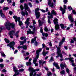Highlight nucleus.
<instances>
[{"mask_svg": "<svg viewBox=\"0 0 76 76\" xmlns=\"http://www.w3.org/2000/svg\"><path fill=\"white\" fill-rule=\"evenodd\" d=\"M53 18V16H48V23L49 24H51V21H50V19H51V18Z\"/></svg>", "mask_w": 76, "mask_h": 76, "instance_id": "obj_21", "label": "nucleus"}, {"mask_svg": "<svg viewBox=\"0 0 76 76\" xmlns=\"http://www.w3.org/2000/svg\"><path fill=\"white\" fill-rule=\"evenodd\" d=\"M39 10V8H36L35 10V14L36 15V16L37 19H38L40 17V12H38Z\"/></svg>", "mask_w": 76, "mask_h": 76, "instance_id": "obj_9", "label": "nucleus"}, {"mask_svg": "<svg viewBox=\"0 0 76 76\" xmlns=\"http://www.w3.org/2000/svg\"><path fill=\"white\" fill-rule=\"evenodd\" d=\"M48 15H49L50 16H53V15H57V13H56V11H55L54 10H52L51 14L50 12H48Z\"/></svg>", "mask_w": 76, "mask_h": 76, "instance_id": "obj_12", "label": "nucleus"}, {"mask_svg": "<svg viewBox=\"0 0 76 76\" xmlns=\"http://www.w3.org/2000/svg\"><path fill=\"white\" fill-rule=\"evenodd\" d=\"M4 25L6 26V28L8 30L10 29L11 27L12 28H14L15 26V24L14 23H9L8 21L6 22L4 24Z\"/></svg>", "mask_w": 76, "mask_h": 76, "instance_id": "obj_2", "label": "nucleus"}, {"mask_svg": "<svg viewBox=\"0 0 76 76\" xmlns=\"http://www.w3.org/2000/svg\"><path fill=\"white\" fill-rule=\"evenodd\" d=\"M54 61V60L53 59V57L52 56L51 58L50 59L49 61Z\"/></svg>", "mask_w": 76, "mask_h": 76, "instance_id": "obj_46", "label": "nucleus"}, {"mask_svg": "<svg viewBox=\"0 0 76 76\" xmlns=\"http://www.w3.org/2000/svg\"><path fill=\"white\" fill-rule=\"evenodd\" d=\"M1 56H2V57H6V55L4 54V52H1Z\"/></svg>", "mask_w": 76, "mask_h": 76, "instance_id": "obj_30", "label": "nucleus"}, {"mask_svg": "<svg viewBox=\"0 0 76 76\" xmlns=\"http://www.w3.org/2000/svg\"><path fill=\"white\" fill-rule=\"evenodd\" d=\"M24 71V69H21L18 70L19 72H23Z\"/></svg>", "mask_w": 76, "mask_h": 76, "instance_id": "obj_40", "label": "nucleus"}, {"mask_svg": "<svg viewBox=\"0 0 76 76\" xmlns=\"http://www.w3.org/2000/svg\"><path fill=\"white\" fill-rule=\"evenodd\" d=\"M9 8L8 7H4L3 8V10H8Z\"/></svg>", "mask_w": 76, "mask_h": 76, "instance_id": "obj_39", "label": "nucleus"}, {"mask_svg": "<svg viewBox=\"0 0 76 76\" xmlns=\"http://www.w3.org/2000/svg\"><path fill=\"white\" fill-rule=\"evenodd\" d=\"M47 75L48 76H51L52 75L51 72H48Z\"/></svg>", "mask_w": 76, "mask_h": 76, "instance_id": "obj_35", "label": "nucleus"}, {"mask_svg": "<svg viewBox=\"0 0 76 76\" xmlns=\"http://www.w3.org/2000/svg\"><path fill=\"white\" fill-rule=\"evenodd\" d=\"M29 19H30L29 18H28L26 20V21L25 22V24H26L27 25L26 26V28H28V26H29V23H30V22H29Z\"/></svg>", "mask_w": 76, "mask_h": 76, "instance_id": "obj_13", "label": "nucleus"}, {"mask_svg": "<svg viewBox=\"0 0 76 76\" xmlns=\"http://www.w3.org/2000/svg\"><path fill=\"white\" fill-rule=\"evenodd\" d=\"M23 67V65H19L18 67V68H21V67Z\"/></svg>", "mask_w": 76, "mask_h": 76, "instance_id": "obj_57", "label": "nucleus"}, {"mask_svg": "<svg viewBox=\"0 0 76 76\" xmlns=\"http://www.w3.org/2000/svg\"><path fill=\"white\" fill-rule=\"evenodd\" d=\"M8 3H12V0H7Z\"/></svg>", "mask_w": 76, "mask_h": 76, "instance_id": "obj_53", "label": "nucleus"}, {"mask_svg": "<svg viewBox=\"0 0 76 76\" xmlns=\"http://www.w3.org/2000/svg\"><path fill=\"white\" fill-rule=\"evenodd\" d=\"M39 63L40 65H42V66H43V62H42V61L39 60Z\"/></svg>", "mask_w": 76, "mask_h": 76, "instance_id": "obj_36", "label": "nucleus"}, {"mask_svg": "<svg viewBox=\"0 0 76 76\" xmlns=\"http://www.w3.org/2000/svg\"><path fill=\"white\" fill-rule=\"evenodd\" d=\"M74 62H72V66H75V63H73Z\"/></svg>", "mask_w": 76, "mask_h": 76, "instance_id": "obj_55", "label": "nucleus"}, {"mask_svg": "<svg viewBox=\"0 0 76 76\" xmlns=\"http://www.w3.org/2000/svg\"><path fill=\"white\" fill-rule=\"evenodd\" d=\"M64 4H67V0H64Z\"/></svg>", "mask_w": 76, "mask_h": 76, "instance_id": "obj_50", "label": "nucleus"}, {"mask_svg": "<svg viewBox=\"0 0 76 76\" xmlns=\"http://www.w3.org/2000/svg\"><path fill=\"white\" fill-rule=\"evenodd\" d=\"M28 48V47H27V46L26 45H23L22 46V48L23 49V50H27Z\"/></svg>", "mask_w": 76, "mask_h": 76, "instance_id": "obj_27", "label": "nucleus"}, {"mask_svg": "<svg viewBox=\"0 0 76 76\" xmlns=\"http://www.w3.org/2000/svg\"><path fill=\"white\" fill-rule=\"evenodd\" d=\"M58 19L57 18H56L54 19L53 20V22L54 24L55 25V28L56 30H57L59 29V25L58 24Z\"/></svg>", "mask_w": 76, "mask_h": 76, "instance_id": "obj_7", "label": "nucleus"}, {"mask_svg": "<svg viewBox=\"0 0 76 76\" xmlns=\"http://www.w3.org/2000/svg\"><path fill=\"white\" fill-rule=\"evenodd\" d=\"M20 39H21V40H23L24 39V41H25V39H26V37H21Z\"/></svg>", "mask_w": 76, "mask_h": 76, "instance_id": "obj_41", "label": "nucleus"}, {"mask_svg": "<svg viewBox=\"0 0 76 76\" xmlns=\"http://www.w3.org/2000/svg\"><path fill=\"white\" fill-rule=\"evenodd\" d=\"M48 4L51 7H54V5L53 4V2H51V1L50 0H48Z\"/></svg>", "mask_w": 76, "mask_h": 76, "instance_id": "obj_15", "label": "nucleus"}, {"mask_svg": "<svg viewBox=\"0 0 76 76\" xmlns=\"http://www.w3.org/2000/svg\"><path fill=\"white\" fill-rule=\"evenodd\" d=\"M40 10L43 13H45V11L44 10Z\"/></svg>", "mask_w": 76, "mask_h": 76, "instance_id": "obj_60", "label": "nucleus"}, {"mask_svg": "<svg viewBox=\"0 0 76 76\" xmlns=\"http://www.w3.org/2000/svg\"><path fill=\"white\" fill-rule=\"evenodd\" d=\"M60 66L61 68L62 69H64V67L66 66V65L65 64H61Z\"/></svg>", "mask_w": 76, "mask_h": 76, "instance_id": "obj_22", "label": "nucleus"}, {"mask_svg": "<svg viewBox=\"0 0 76 76\" xmlns=\"http://www.w3.org/2000/svg\"><path fill=\"white\" fill-rule=\"evenodd\" d=\"M4 27L3 26L0 27V32H1V31H2V30H3V29H4Z\"/></svg>", "mask_w": 76, "mask_h": 76, "instance_id": "obj_38", "label": "nucleus"}, {"mask_svg": "<svg viewBox=\"0 0 76 76\" xmlns=\"http://www.w3.org/2000/svg\"><path fill=\"white\" fill-rule=\"evenodd\" d=\"M44 69L46 70H47V71H48V67L47 66L44 67Z\"/></svg>", "mask_w": 76, "mask_h": 76, "instance_id": "obj_51", "label": "nucleus"}, {"mask_svg": "<svg viewBox=\"0 0 76 76\" xmlns=\"http://www.w3.org/2000/svg\"><path fill=\"white\" fill-rule=\"evenodd\" d=\"M0 67H1V69L3 68L4 67V65L3 64H0Z\"/></svg>", "mask_w": 76, "mask_h": 76, "instance_id": "obj_44", "label": "nucleus"}, {"mask_svg": "<svg viewBox=\"0 0 76 76\" xmlns=\"http://www.w3.org/2000/svg\"><path fill=\"white\" fill-rule=\"evenodd\" d=\"M65 40V38L64 37H63L61 42L59 43V47L62 44H63V43L64 42Z\"/></svg>", "mask_w": 76, "mask_h": 76, "instance_id": "obj_20", "label": "nucleus"}, {"mask_svg": "<svg viewBox=\"0 0 76 76\" xmlns=\"http://www.w3.org/2000/svg\"><path fill=\"white\" fill-rule=\"evenodd\" d=\"M74 59L73 58H65V60H69L71 62H74V60H73Z\"/></svg>", "mask_w": 76, "mask_h": 76, "instance_id": "obj_18", "label": "nucleus"}, {"mask_svg": "<svg viewBox=\"0 0 76 76\" xmlns=\"http://www.w3.org/2000/svg\"><path fill=\"white\" fill-rule=\"evenodd\" d=\"M48 53V51L45 52V51H44V50H43L42 53V54L44 56H46V54H47Z\"/></svg>", "mask_w": 76, "mask_h": 76, "instance_id": "obj_26", "label": "nucleus"}, {"mask_svg": "<svg viewBox=\"0 0 76 76\" xmlns=\"http://www.w3.org/2000/svg\"><path fill=\"white\" fill-rule=\"evenodd\" d=\"M60 73H61V75H64V74L65 73V72L64 71V70H63L61 71V72Z\"/></svg>", "mask_w": 76, "mask_h": 76, "instance_id": "obj_42", "label": "nucleus"}, {"mask_svg": "<svg viewBox=\"0 0 76 76\" xmlns=\"http://www.w3.org/2000/svg\"><path fill=\"white\" fill-rule=\"evenodd\" d=\"M40 31L41 32V33L42 34L43 36H45L46 37H48V34L47 33H43V30H42V28H41Z\"/></svg>", "mask_w": 76, "mask_h": 76, "instance_id": "obj_14", "label": "nucleus"}, {"mask_svg": "<svg viewBox=\"0 0 76 76\" xmlns=\"http://www.w3.org/2000/svg\"><path fill=\"white\" fill-rule=\"evenodd\" d=\"M37 56L35 58H34V59H33V63L34 64L35 66H38V64L37 63V59H38L39 58V53H38L37 52V51L36 52Z\"/></svg>", "mask_w": 76, "mask_h": 76, "instance_id": "obj_4", "label": "nucleus"}, {"mask_svg": "<svg viewBox=\"0 0 76 76\" xmlns=\"http://www.w3.org/2000/svg\"><path fill=\"white\" fill-rule=\"evenodd\" d=\"M3 13V11L1 10H0V14L1 15V14Z\"/></svg>", "mask_w": 76, "mask_h": 76, "instance_id": "obj_62", "label": "nucleus"}, {"mask_svg": "<svg viewBox=\"0 0 76 76\" xmlns=\"http://www.w3.org/2000/svg\"><path fill=\"white\" fill-rule=\"evenodd\" d=\"M66 6L65 5H64V9L63 8V7H60V10H61V11H62V13L63 15H64V13H65V12L66 11V10L65 9H66Z\"/></svg>", "mask_w": 76, "mask_h": 76, "instance_id": "obj_11", "label": "nucleus"}, {"mask_svg": "<svg viewBox=\"0 0 76 76\" xmlns=\"http://www.w3.org/2000/svg\"><path fill=\"white\" fill-rule=\"evenodd\" d=\"M74 42H75L74 41V40H73L71 39V42H70L71 43L73 44V43H74Z\"/></svg>", "mask_w": 76, "mask_h": 76, "instance_id": "obj_56", "label": "nucleus"}, {"mask_svg": "<svg viewBox=\"0 0 76 76\" xmlns=\"http://www.w3.org/2000/svg\"><path fill=\"white\" fill-rule=\"evenodd\" d=\"M19 32V31H17L16 32L15 35L16 36V37H18V34Z\"/></svg>", "mask_w": 76, "mask_h": 76, "instance_id": "obj_34", "label": "nucleus"}, {"mask_svg": "<svg viewBox=\"0 0 76 76\" xmlns=\"http://www.w3.org/2000/svg\"><path fill=\"white\" fill-rule=\"evenodd\" d=\"M26 65L27 66H28L29 65L30 66H31V62L30 61L27 62L26 63Z\"/></svg>", "mask_w": 76, "mask_h": 76, "instance_id": "obj_33", "label": "nucleus"}, {"mask_svg": "<svg viewBox=\"0 0 76 76\" xmlns=\"http://www.w3.org/2000/svg\"><path fill=\"white\" fill-rule=\"evenodd\" d=\"M24 9H25V12H24L23 11H22L21 12V14L23 16H25V15L26 16H28V13L27 12V11H28L29 12H31L30 9L28 7V6L26 4H24Z\"/></svg>", "mask_w": 76, "mask_h": 76, "instance_id": "obj_1", "label": "nucleus"}, {"mask_svg": "<svg viewBox=\"0 0 76 76\" xmlns=\"http://www.w3.org/2000/svg\"><path fill=\"white\" fill-rule=\"evenodd\" d=\"M60 26H61V29H64V24L61 23L60 24Z\"/></svg>", "mask_w": 76, "mask_h": 76, "instance_id": "obj_29", "label": "nucleus"}, {"mask_svg": "<svg viewBox=\"0 0 76 76\" xmlns=\"http://www.w3.org/2000/svg\"><path fill=\"white\" fill-rule=\"evenodd\" d=\"M30 73V76H32L33 75V73L35 72H38L39 71V69H37L35 70L32 67H29L28 69Z\"/></svg>", "mask_w": 76, "mask_h": 76, "instance_id": "obj_3", "label": "nucleus"}, {"mask_svg": "<svg viewBox=\"0 0 76 76\" xmlns=\"http://www.w3.org/2000/svg\"><path fill=\"white\" fill-rule=\"evenodd\" d=\"M37 75V76H40L39 75V74H37V72H35L34 74H33V75H32V76H35Z\"/></svg>", "mask_w": 76, "mask_h": 76, "instance_id": "obj_32", "label": "nucleus"}, {"mask_svg": "<svg viewBox=\"0 0 76 76\" xmlns=\"http://www.w3.org/2000/svg\"><path fill=\"white\" fill-rule=\"evenodd\" d=\"M20 8L21 10H23V6H22V5H21L20 6Z\"/></svg>", "mask_w": 76, "mask_h": 76, "instance_id": "obj_43", "label": "nucleus"}, {"mask_svg": "<svg viewBox=\"0 0 76 76\" xmlns=\"http://www.w3.org/2000/svg\"><path fill=\"white\" fill-rule=\"evenodd\" d=\"M9 14L10 15H12V14H13V12H12V11H10L9 12Z\"/></svg>", "mask_w": 76, "mask_h": 76, "instance_id": "obj_54", "label": "nucleus"}, {"mask_svg": "<svg viewBox=\"0 0 76 76\" xmlns=\"http://www.w3.org/2000/svg\"><path fill=\"white\" fill-rule=\"evenodd\" d=\"M53 66H55L56 69H60V66H58V64L57 63H53Z\"/></svg>", "mask_w": 76, "mask_h": 76, "instance_id": "obj_19", "label": "nucleus"}, {"mask_svg": "<svg viewBox=\"0 0 76 76\" xmlns=\"http://www.w3.org/2000/svg\"><path fill=\"white\" fill-rule=\"evenodd\" d=\"M15 45V42H12L11 43H10V45L7 44V47L10 46V47L11 48H12V50H15V48L13 47V46H14V45Z\"/></svg>", "mask_w": 76, "mask_h": 76, "instance_id": "obj_10", "label": "nucleus"}, {"mask_svg": "<svg viewBox=\"0 0 76 76\" xmlns=\"http://www.w3.org/2000/svg\"><path fill=\"white\" fill-rule=\"evenodd\" d=\"M20 45H23V43H26V40L24 39V41H20Z\"/></svg>", "mask_w": 76, "mask_h": 76, "instance_id": "obj_24", "label": "nucleus"}, {"mask_svg": "<svg viewBox=\"0 0 76 76\" xmlns=\"http://www.w3.org/2000/svg\"><path fill=\"white\" fill-rule=\"evenodd\" d=\"M4 1V0H2L0 1V3H1V4H2V3H3V2Z\"/></svg>", "mask_w": 76, "mask_h": 76, "instance_id": "obj_59", "label": "nucleus"}, {"mask_svg": "<svg viewBox=\"0 0 76 76\" xmlns=\"http://www.w3.org/2000/svg\"><path fill=\"white\" fill-rule=\"evenodd\" d=\"M66 71L68 73H69V69L68 68L66 69Z\"/></svg>", "mask_w": 76, "mask_h": 76, "instance_id": "obj_52", "label": "nucleus"}, {"mask_svg": "<svg viewBox=\"0 0 76 76\" xmlns=\"http://www.w3.org/2000/svg\"><path fill=\"white\" fill-rule=\"evenodd\" d=\"M28 5L31 7H32V4L31 3H28Z\"/></svg>", "mask_w": 76, "mask_h": 76, "instance_id": "obj_61", "label": "nucleus"}, {"mask_svg": "<svg viewBox=\"0 0 76 76\" xmlns=\"http://www.w3.org/2000/svg\"><path fill=\"white\" fill-rule=\"evenodd\" d=\"M57 53L58 54L57 56H56V57L57 58L58 57L63 58V55L61 53V50H60V48H57Z\"/></svg>", "mask_w": 76, "mask_h": 76, "instance_id": "obj_6", "label": "nucleus"}, {"mask_svg": "<svg viewBox=\"0 0 76 76\" xmlns=\"http://www.w3.org/2000/svg\"><path fill=\"white\" fill-rule=\"evenodd\" d=\"M33 23L34 25H35V24H36V22H35V20H33Z\"/></svg>", "mask_w": 76, "mask_h": 76, "instance_id": "obj_58", "label": "nucleus"}, {"mask_svg": "<svg viewBox=\"0 0 76 76\" xmlns=\"http://www.w3.org/2000/svg\"><path fill=\"white\" fill-rule=\"evenodd\" d=\"M29 27L30 28H33V31H34L35 29V26H29Z\"/></svg>", "mask_w": 76, "mask_h": 76, "instance_id": "obj_31", "label": "nucleus"}, {"mask_svg": "<svg viewBox=\"0 0 76 76\" xmlns=\"http://www.w3.org/2000/svg\"><path fill=\"white\" fill-rule=\"evenodd\" d=\"M36 39H37L36 37H34V39H32L31 40V43H32V44H33V43H34V42L36 41Z\"/></svg>", "mask_w": 76, "mask_h": 76, "instance_id": "obj_23", "label": "nucleus"}, {"mask_svg": "<svg viewBox=\"0 0 76 76\" xmlns=\"http://www.w3.org/2000/svg\"><path fill=\"white\" fill-rule=\"evenodd\" d=\"M1 15H0L1 16V17H2V18H4V17L5 16H4V14H3V13L1 14Z\"/></svg>", "mask_w": 76, "mask_h": 76, "instance_id": "obj_45", "label": "nucleus"}, {"mask_svg": "<svg viewBox=\"0 0 76 76\" xmlns=\"http://www.w3.org/2000/svg\"><path fill=\"white\" fill-rule=\"evenodd\" d=\"M27 35H28L29 34L34 35V34H35V32L34 31H31V29L29 28L28 29V31H27Z\"/></svg>", "mask_w": 76, "mask_h": 76, "instance_id": "obj_16", "label": "nucleus"}, {"mask_svg": "<svg viewBox=\"0 0 76 76\" xmlns=\"http://www.w3.org/2000/svg\"><path fill=\"white\" fill-rule=\"evenodd\" d=\"M68 18L71 23V24L70 25V27H73V22H74V19H73V18L71 14L68 16Z\"/></svg>", "mask_w": 76, "mask_h": 76, "instance_id": "obj_8", "label": "nucleus"}, {"mask_svg": "<svg viewBox=\"0 0 76 76\" xmlns=\"http://www.w3.org/2000/svg\"><path fill=\"white\" fill-rule=\"evenodd\" d=\"M2 72H6L7 71L5 69H3L2 70Z\"/></svg>", "mask_w": 76, "mask_h": 76, "instance_id": "obj_63", "label": "nucleus"}, {"mask_svg": "<svg viewBox=\"0 0 76 76\" xmlns=\"http://www.w3.org/2000/svg\"><path fill=\"white\" fill-rule=\"evenodd\" d=\"M4 40L5 41L6 43H9V40L5 38L4 39Z\"/></svg>", "mask_w": 76, "mask_h": 76, "instance_id": "obj_37", "label": "nucleus"}, {"mask_svg": "<svg viewBox=\"0 0 76 76\" xmlns=\"http://www.w3.org/2000/svg\"><path fill=\"white\" fill-rule=\"evenodd\" d=\"M45 30L46 32H47L48 31V28H47V27H45Z\"/></svg>", "mask_w": 76, "mask_h": 76, "instance_id": "obj_47", "label": "nucleus"}, {"mask_svg": "<svg viewBox=\"0 0 76 76\" xmlns=\"http://www.w3.org/2000/svg\"><path fill=\"white\" fill-rule=\"evenodd\" d=\"M38 44V42L37 41L35 42L34 45H35L36 46H37Z\"/></svg>", "mask_w": 76, "mask_h": 76, "instance_id": "obj_48", "label": "nucleus"}, {"mask_svg": "<svg viewBox=\"0 0 76 76\" xmlns=\"http://www.w3.org/2000/svg\"><path fill=\"white\" fill-rule=\"evenodd\" d=\"M42 48H39V50H37L36 51V52H37V53H38L39 54V52H40V51H41V50H42V48H44V47H45V44H42Z\"/></svg>", "mask_w": 76, "mask_h": 76, "instance_id": "obj_17", "label": "nucleus"}, {"mask_svg": "<svg viewBox=\"0 0 76 76\" xmlns=\"http://www.w3.org/2000/svg\"><path fill=\"white\" fill-rule=\"evenodd\" d=\"M13 18L14 19H15V21L16 22V23H17L18 20L19 23V24L20 26H21V25H23V23H22V22L20 20V17H19L18 18L16 16L14 15L13 17Z\"/></svg>", "mask_w": 76, "mask_h": 76, "instance_id": "obj_5", "label": "nucleus"}, {"mask_svg": "<svg viewBox=\"0 0 76 76\" xmlns=\"http://www.w3.org/2000/svg\"><path fill=\"white\" fill-rule=\"evenodd\" d=\"M73 40H74V41H76L75 45H76V38L74 37L73 38Z\"/></svg>", "mask_w": 76, "mask_h": 76, "instance_id": "obj_64", "label": "nucleus"}, {"mask_svg": "<svg viewBox=\"0 0 76 76\" xmlns=\"http://www.w3.org/2000/svg\"><path fill=\"white\" fill-rule=\"evenodd\" d=\"M68 9H69V10H72L73 9V8H72V7L70 6H68Z\"/></svg>", "mask_w": 76, "mask_h": 76, "instance_id": "obj_49", "label": "nucleus"}, {"mask_svg": "<svg viewBox=\"0 0 76 76\" xmlns=\"http://www.w3.org/2000/svg\"><path fill=\"white\" fill-rule=\"evenodd\" d=\"M14 34H15V31H11L9 33V34L10 35H14Z\"/></svg>", "mask_w": 76, "mask_h": 76, "instance_id": "obj_25", "label": "nucleus"}, {"mask_svg": "<svg viewBox=\"0 0 76 76\" xmlns=\"http://www.w3.org/2000/svg\"><path fill=\"white\" fill-rule=\"evenodd\" d=\"M38 22L39 23V26H42V24H43V23H44V22H41V21L39 20H38Z\"/></svg>", "mask_w": 76, "mask_h": 76, "instance_id": "obj_28", "label": "nucleus"}]
</instances>
